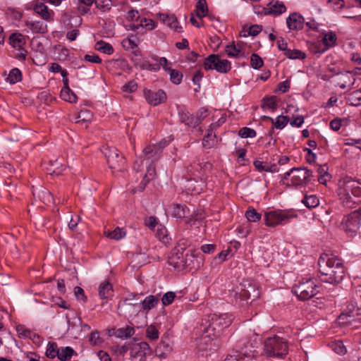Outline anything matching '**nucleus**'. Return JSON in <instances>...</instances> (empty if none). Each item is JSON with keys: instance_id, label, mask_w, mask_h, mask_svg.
<instances>
[{"instance_id": "obj_1", "label": "nucleus", "mask_w": 361, "mask_h": 361, "mask_svg": "<svg viewBox=\"0 0 361 361\" xmlns=\"http://www.w3.org/2000/svg\"><path fill=\"white\" fill-rule=\"evenodd\" d=\"M318 266L322 282L337 285L345 276V269L342 260L333 254L321 255L318 259Z\"/></svg>"}, {"instance_id": "obj_2", "label": "nucleus", "mask_w": 361, "mask_h": 361, "mask_svg": "<svg viewBox=\"0 0 361 361\" xmlns=\"http://www.w3.org/2000/svg\"><path fill=\"white\" fill-rule=\"evenodd\" d=\"M337 194L343 206L352 208L356 202L350 195L361 197V183L351 178L345 177L338 181Z\"/></svg>"}, {"instance_id": "obj_3", "label": "nucleus", "mask_w": 361, "mask_h": 361, "mask_svg": "<svg viewBox=\"0 0 361 361\" xmlns=\"http://www.w3.org/2000/svg\"><path fill=\"white\" fill-rule=\"evenodd\" d=\"M263 353L269 357L284 358L288 353V342L278 336L268 337L264 341Z\"/></svg>"}, {"instance_id": "obj_4", "label": "nucleus", "mask_w": 361, "mask_h": 361, "mask_svg": "<svg viewBox=\"0 0 361 361\" xmlns=\"http://www.w3.org/2000/svg\"><path fill=\"white\" fill-rule=\"evenodd\" d=\"M224 329L218 324L215 320H212L210 315L207 319L202 320L200 327L201 334V342L207 343V341L214 340L219 337Z\"/></svg>"}, {"instance_id": "obj_5", "label": "nucleus", "mask_w": 361, "mask_h": 361, "mask_svg": "<svg viewBox=\"0 0 361 361\" xmlns=\"http://www.w3.org/2000/svg\"><path fill=\"white\" fill-rule=\"evenodd\" d=\"M296 216V214L289 210H270L264 213V221L267 226L275 227L284 225Z\"/></svg>"}, {"instance_id": "obj_6", "label": "nucleus", "mask_w": 361, "mask_h": 361, "mask_svg": "<svg viewBox=\"0 0 361 361\" xmlns=\"http://www.w3.org/2000/svg\"><path fill=\"white\" fill-rule=\"evenodd\" d=\"M319 286L313 279H303L293 287V291L300 300H307L319 292Z\"/></svg>"}, {"instance_id": "obj_7", "label": "nucleus", "mask_w": 361, "mask_h": 361, "mask_svg": "<svg viewBox=\"0 0 361 361\" xmlns=\"http://www.w3.org/2000/svg\"><path fill=\"white\" fill-rule=\"evenodd\" d=\"M290 176V182L293 185L302 186L307 184L313 176L311 170L303 168H293L284 173L282 180H287Z\"/></svg>"}, {"instance_id": "obj_8", "label": "nucleus", "mask_w": 361, "mask_h": 361, "mask_svg": "<svg viewBox=\"0 0 361 361\" xmlns=\"http://www.w3.org/2000/svg\"><path fill=\"white\" fill-rule=\"evenodd\" d=\"M205 70H216L221 73H226L231 69V63L227 59H221L217 54L208 56L204 62Z\"/></svg>"}, {"instance_id": "obj_9", "label": "nucleus", "mask_w": 361, "mask_h": 361, "mask_svg": "<svg viewBox=\"0 0 361 361\" xmlns=\"http://www.w3.org/2000/svg\"><path fill=\"white\" fill-rule=\"evenodd\" d=\"M104 154L111 169L121 171L125 169V158L117 149L114 147H106L104 151Z\"/></svg>"}, {"instance_id": "obj_10", "label": "nucleus", "mask_w": 361, "mask_h": 361, "mask_svg": "<svg viewBox=\"0 0 361 361\" xmlns=\"http://www.w3.org/2000/svg\"><path fill=\"white\" fill-rule=\"evenodd\" d=\"M152 353L149 345L147 342L136 343L130 349V356L139 361H145L146 356Z\"/></svg>"}, {"instance_id": "obj_11", "label": "nucleus", "mask_w": 361, "mask_h": 361, "mask_svg": "<svg viewBox=\"0 0 361 361\" xmlns=\"http://www.w3.org/2000/svg\"><path fill=\"white\" fill-rule=\"evenodd\" d=\"M133 298H126L118 304V310L125 314L126 317H135L140 311V303L133 302Z\"/></svg>"}, {"instance_id": "obj_12", "label": "nucleus", "mask_w": 361, "mask_h": 361, "mask_svg": "<svg viewBox=\"0 0 361 361\" xmlns=\"http://www.w3.org/2000/svg\"><path fill=\"white\" fill-rule=\"evenodd\" d=\"M361 221V208L351 212L347 217L345 222V231L355 234L360 228Z\"/></svg>"}, {"instance_id": "obj_13", "label": "nucleus", "mask_w": 361, "mask_h": 361, "mask_svg": "<svg viewBox=\"0 0 361 361\" xmlns=\"http://www.w3.org/2000/svg\"><path fill=\"white\" fill-rule=\"evenodd\" d=\"M355 80V79L350 71L341 72L334 78L336 85L341 89H350L354 85Z\"/></svg>"}, {"instance_id": "obj_14", "label": "nucleus", "mask_w": 361, "mask_h": 361, "mask_svg": "<svg viewBox=\"0 0 361 361\" xmlns=\"http://www.w3.org/2000/svg\"><path fill=\"white\" fill-rule=\"evenodd\" d=\"M144 94L147 102L153 106H157L166 100V94L162 90L157 91L146 90L144 91Z\"/></svg>"}, {"instance_id": "obj_15", "label": "nucleus", "mask_w": 361, "mask_h": 361, "mask_svg": "<svg viewBox=\"0 0 361 361\" xmlns=\"http://www.w3.org/2000/svg\"><path fill=\"white\" fill-rule=\"evenodd\" d=\"M165 143L159 142L155 145H149L143 150L144 157L147 159H151L152 162L158 160L160 157L162 149Z\"/></svg>"}, {"instance_id": "obj_16", "label": "nucleus", "mask_w": 361, "mask_h": 361, "mask_svg": "<svg viewBox=\"0 0 361 361\" xmlns=\"http://www.w3.org/2000/svg\"><path fill=\"white\" fill-rule=\"evenodd\" d=\"M180 121L188 127L195 128L200 123V118H195L188 111L181 109L178 111Z\"/></svg>"}, {"instance_id": "obj_17", "label": "nucleus", "mask_w": 361, "mask_h": 361, "mask_svg": "<svg viewBox=\"0 0 361 361\" xmlns=\"http://www.w3.org/2000/svg\"><path fill=\"white\" fill-rule=\"evenodd\" d=\"M286 23L290 30H299L303 28L304 18L301 15L293 13L287 18Z\"/></svg>"}, {"instance_id": "obj_18", "label": "nucleus", "mask_w": 361, "mask_h": 361, "mask_svg": "<svg viewBox=\"0 0 361 361\" xmlns=\"http://www.w3.org/2000/svg\"><path fill=\"white\" fill-rule=\"evenodd\" d=\"M269 8L259 7L264 11V15H280L286 11L283 2L276 1H271L269 4Z\"/></svg>"}, {"instance_id": "obj_19", "label": "nucleus", "mask_w": 361, "mask_h": 361, "mask_svg": "<svg viewBox=\"0 0 361 361\" xmlns=\"http://www.w3.org/2000/svg\"><path fill=\"white\" fill-rule=\"evenodd\" d=\"M236 295L240 298V301H245V304L249 303V300L252 298L254 300L259 297V293L255 289V287L249 284L248 289H242Z\"/></svg>"}, {"instance_id": "obj_20", "label": "nucleus", "mask_w": 361, "mask_h": 361, "mask_svg": "<svg viewBox=\"0 0 361 361\" xmlns=\"http://www.w3.org/2000/svg\"><path fill=\"white\" fill-rule=\"evenodd\" d=\"M172 350L171 342L169 339H162L155 349V354L161 358L166 357Z\"/></svg>"}, {"instance_id": "obj_21", "label": "nucleus", "mask_w": 361, "mask_h": 361, "mask_svg": "<svg viewBox=\"0 0 361 361\" xmlns=\"http://www.w3.org/2000/svg\"><path fill=\"white\" fill-rule=\"evenodd\" d=\"M169 264L172 265L177 271H182L183 269H188L189 267V264H187V259H185L183 253H177L171 257L169 259Z\"/></svg>"}, {"instance_id": "obj_22", "label": "nucleus", "mask_w": 361, "mask_h": 361, "mask_svg": "<svg viewBox=\"0 0 361 361\" xmlns=\"http://www.w3.org/2000/svg\"><path fill=\"white\" fill-rule=\"evenodd\" d=\"M212 317V320H215L218 322V324L220 325L224 329L228 327L232 321L233 319V315L228 314L227 313H223L220 314H210Z\"/></svg>"}, {"instance_id": "obj_23", "label": "nucleus", "mask_w": 361, "mask_h": 361, "mask_svg": "<svg viewBox=\"0 0 361 361\" xmlns=\"http://www.w3.org/2000/svg\"><path fill=\"white\" fill-rule=\"evenodd\" d=\"M25 24L33 33L44 34L47 32V25L42 21L27 20Z\"/></svg>"}, {"instance_id": "obj_24", "label": "nucleus", "mask_w": 361, "mask_h": 361, "mask_svg": "<svg viewBox=\"0 0 361 361\" xmlns=\"http://www.w3.org/2000/svg\"><path fill=\"white\" fill-rule=\"evenodd\" d=\"M98 291L101 299H107L113 294V286L109 281H104L100 283Z\"/></svg>"}, {"instance_id": "obj_25", "label": "nucleus", "mask_w": 361, "mask_h": 361, "mask_svg": "<svg viewBox=\"0 0 361 361\" xmlns=\"http://www.w3.org/2000/svg\"><path fill=\"white\" fill-rule=\"evenodd\" d=\"M159 299L157 295H150L145 298L144 300L140 302V307L143 310L148 312L149 310L154 308L159 303Z\"/></svg>"}, {"instance_id": "obj_26", "label": "nucleus", "mask_w": 361, "mask_h": 361, "mask_svg": "<svg viewBox=\"0 0 361 361\" xmlns=\"http://www.w3.org/2000/svg\"><path fill=\"white\" fill-rule=\"evenodd\" d=\"M225 51L229 57L237 58L240 56H244L243 53V45L240 44H235L232 43L227 44Z\"/></svg>"}, {"instance_id": "obj_27", "label": "nucleus", "mask_w": 361, "mask_h": 361, "mask_svg": "<svg viewBox=\"0 0 361 361\" xmlns=\"http://www.w3.org/2000/svg\"><path fill=\"white\" fill-rule=\"evenodd\" d=\"M113 331V334L119 338H128L131 337L135 334L134 328L130 326H126L116 330L114 329Z\"/></svg>"}, {"instance_id": "obj_28", "label": "nucleus", "mask_w": 361, "mask_h": 361, "mask_svg": "<svg viewBox=\"0 0 361 361\" xmlns=\"http://www.w3.org/2000/svg\"><path fill=\"white\" fill-rule=\"evenodd\" d=\"M188 212V208L183 204H173L171 206V215L178 219H183Z\"/></svg>"}, {"instance_id": "obj_29", "label": "nucleus", "mask_w": 361, "mask_h": 361, "mask_svg": "<svg viewBox=\"0 0 361 361\" xmlns=\"http://www.w3.org/2000/svg\"><path fill=\"white\" fill-rule=\"evenodd\" d=\"M9 42L15 48H21L25 44V38L21 33H13L9 37Z\"/></svg>"}, {"instance_id": "obj_30", "label": "nucleus", "mask_w": 361, "mask_h": 361, "mask_svg": "<svg viewBox=\"0 0 361 361\" xmlns=\"http://www.w3.org/2000/svg\"><path fill=\"white\" fill-rule=\"evenodd\" d=\"M347 102L351 106L361 105V89L350 93L346 97Z\"/></svg>"}, {"instance_id": "obj_31", "label": "nucleus", "mask_w": 361, "mask_h": 361, "mask_svg": "<svg viewBox=\"0 0 361 361\" xmlns=\"http://www.w3.org/2000/svg\"><path fill=\"white\" fill-rule=\"evenodd\" d=\"M34 11L39 14L44 20H49L51 18V12L44 4H37L34 7Z\"/></svg>"}, {"instance_id": "obj_32", "label": "nucleus", "mask_w": 361, "mask_h": 361, "mask_svg": "<svg viewBox=\"0 0 361 361\" xmlns=\"http://www.w3.org/2000/svg\"><path fill=\"white\" fill-rule=\"evenodd\" d=\"M214 124H211L210 129L207 130V135L204 137L202 145L205 148H211L215 142L216 135L212 133Z\"/></svg>"}, {"instance_id": "obj_33", "label": "nucleus", "mask_w": 361, "mask_h": 361, "mask_svg": "<svg viewBox=\"0 0 361 361\" xmlns=\"http://www.w3.org/2000/svg\"><path fill=\"white\" fill-rule=\"evenodd\" d=\"M60 95L64 101L71 103H75L77 102V96L69 87H63Z\"/></svg>"}, {"instance_id": "obj_34", "label": "nucleus", "mask_w": 361, "mask_h": 361, "mask_svg": "<svg viewBox=\"0 0 361 361\" xmlns=\"http://www.w3.org/2000/svg\"><path fill=\"white\" fill-rule=\"evenodd\" d=\"M156 235L165 245L170 244L171 238L169 237L167 234L166 228L162 225H159L157 227Z\"/></svg>"}, {"instance_id": "obj_35", "label": "nucleus", "mask_w": 361, "mask_h": 361, "mask_svg": "<svg viewBox=\"0 0 361 361\" xmlns=\"http://www.w3.org/2000/svg\"><path fill=\"white\" fill-rule=\"evenodd\" d=\"M336 35L334 32H328L325 34L323 38V43L326 46V48L323 49L321 51H318L319 53H323L326 49L329 47H332L336 44Z\"/></svg>"}, {"instance_id": "obj_36", "label": "nucleus", "mask_w": 361, "mask_h": 361, "mask_svg": "<svg viewBox=\"0 0 361 361\" xmlns=\"http://www.w3.org/2000/svg\"><path fill=\"white\" fill-rule=\"evenodd\" d=\"M195 12L196 16L200 18H202L203 17L207 16L208 12V8L206 0H199L197 1L196 4Z\"/></svg>"}, {"instance_id": "obj_37", "label": "nucleus", "mask_w": 361, "mask_h": 361, "mask_svg": "<svg viewBox=\"0 0 361 361\" xmlns=\"http://www.w3.org/2000/svg\"><path fill=\"white\" fill-rule=\"evenodd\" d=\"M95 49H96V50H97L100 52H102L104 54H106L109 55H111L114 53L113 47L110 44L106 43L102 40H100L96 43Z\"/></svg>"}, {"instance_id": "obj_38", "label": "nucleus", "mask_w": 361, "mask_h": 361, "mask_svg": "<svg viewBox=\"0 0 361 361\" xmlns=\"http://www.w3.org/2000/svg\"><path fill=\"white\" fill-rule=\"evenodd\" d=\"M126 234V231L123 230V228H121L119 227H116L112 231H105V235H106V237L116 240H121V238H124Z\"/></svg>"}, {"instance_id": "obj_39", "label": "nucleus", "mask_w": 361, "mask_h": 361, "mask_svg": "<svg viewBox=\"0 0 361 361\" xmlns=\"http://www.w3.org/2000/svg\"><path fill=\"white\" fill-rule=\"evenodd\" d=\"M302 202L309 209L315 208L319 204L318 197L314 195H306Z\"/></svg>"}, {"instance_id": "obj_40", "label": "nucleus", "mask_w": 361, "mask_h": 361, "mask_svg": "<svg viewBox=\"0 0 361 361\" xmlns=\"http://www.w3.org/2000/svg\"><path fill=\"white\" fill-rule=\"evenodd\" d=\"M59 352V348L54 342H49L47 350H46V356L49 358L54 359L58 356Z\"/></svg>"}, {"instance_id": "obj_41", "label": "nucleus", "mask_w": 361, "mask_h": 361, "mask_svg": "<svg viewBox=\"0 0 361 361\" xmlns=\"http://www.w3.org/2000/svg\"><path fill=\"white\" fill-rule=\"evenodd\" d=\"M6 80L11 84H15L20 81L22 80L21 71L17 68H13L10 71Z\"/></svg>"}, {"instance_id": "obj_42", "label": "nucleus", "mask_w": 361, "mask_h": 361, "mask_svg": "<svg viewBox=\"0 0 361 361\" xmlns=\"http://www.w3.org/2000/svg\"><path fill=\"white\" fill-rule=\"evenodd\" d=\"M284 54L290 59H304L306 57V54L298 49H288Z\"/></svg>"}, {"instance_id": "obj_43", "label": "nucleus", "mask_w": 361, "mask_h": 361, "mask_svg": "<svg viewBox=\"0 0 361 361\" xmlns=\"http://www.w3.org/2000/svg\"><path fill=\"white\" fill-rule=\"evenodd\" d=\"M170 75V80L175 85L180 84L183 79V74L181 72L176 69L169 70L168 72Z\"/></svg>"}, {"instance_id": "obj_44", "label": "nucleus", "mask_w": 361, "mask_h": 361, "mask_svg": "<svg viewBox=\"0 0 361 361\" xmlns=\"http://www.w3.org/2000/svg\"><path fill=\"white\" fill-rule=\"evenodd\" d=\"M289 118L288 116H279L276 117V121H273L272 125L275 128L281 130L283 129L288 123Z\"/></svg>"}, {"instance_id": "obj_45", "label": "nucleus", "mask_w": 361, "mask_h": 361, "mask_svg": "<svg viewBox=\"0 0 361 361\" xmlns=\"http://www.w3.org/2000/svg\"><path fill=\"white\" fill-rule=\"evenodd\" d=\"M247 219L250 222H257L261 219V214L258 213L254 208H249L245 212Z\"/></svg>"}, {"instance_id": "obj_46", "label": "nucleus", "mask_w": 361, "mask_h": 361, "mask_svg": "<svg viewBox=\"0 0 361 361\" xmlns=\"http://www.w3.org/2000/svg\"><path fill=\"white\" fill-rule=\"evenodd\" d=\"M96 7L102 12L109 11L112 6L111 0H95Z\"/></svg>"}, {"instance_id": "obj_47", "label": "nucleus", "mask_w": 361, "mask_h": 361, "mask_svg": "<svg viewBox=\"0 0 361 361\" xmlns=\"http://www.w3.org/2000/svg\"><path fill=\"white\" fill-rule=\"evenodd\" d=\"M92 115L90 111H81L78 116L75 118V123L79 124H84L91 121Z\"/></svg>"}, {"instance_id": "obj_48", "label": "nucleus", "mask_w": 361, "mask_h": 361, "mask_svg": "<svg viewBox=\"0 0 361 361\" xmlns=\"http://www.w3.org/2000/svg\"><path fill=\"white\" fill-rule=\"evenodd\" d=\"M238 135L243 138L255 137L257 135L256 131L254 129L243 127L240 129Z\"/></svg>"}, {"instance_id": "obj_49", "label": "nucleus", "mask_w": 361, "mask_h": 361, "mask_svg": "<svg viewBox=\"0 0 361 361\" xmlns=\"http://www.w3.org/2000/svg\"><path fill=\"white\" fill-rule=\"evenodd\" d=\"M263 107L274 110L277 108L276 97H265L263 99Z\"/></svg>"}, {"instance_id": "obj_50", "label": "nucleus", "mask_w": 361, "mask_h": 361, "mask_svg": "<svg viewBox=\"0 0 361 361\" xmlns=\"http://www.w3.org/2000/svg\"><path fill=\"white\" fill-rule=\"evenodd\" d=\"M159 334V331L153 325L149 326L146 329V336L149 339L152 341L158 339Z\"/></svg>"}, {"instance_id": "obj_51", "label": "nucleus", "mask_w": 361, "mask_h": 361, "mask_svg": "<svg viewBox=\"0 0 361 361\" xmlns=\"http://www.w3.org/2000/svg\"><path fill=\"white\" fill-rule=\"evenodd\" d=\"M250 63L254 69H259L263 66V61L259 55L252 54L250 59Z\"/></svg>"}, {"instance_id": "obj_52", "label": "nucleus", "mask_w": 361, "mask_h": 361, "mask_svg": "<svg viewBox=\"0 0 361 361\" xmlns=\"http://www.w3.org/2000/svg\"><path fill=\"white\" fill-rule=\"evenodd\" d=\"M140 27H143L147 30H151L154 28V22L152 19H147L146 18H140L138 21Z\"/></svg>"}, {"instance_id": "obj_53", "label": "nucleus", "mask_w": 361, "mask_h": 361, "mask_svg": "<svg viewBox=\"0 0 361 361\" xmlns=\"http://www.w3.org/2000/svg\"><path fill=\"white\" fill-rule=\"evenodd\" d=\"M167 24L171 29L178 32H181L183 31L182 27L178 25L177 18L173 16L168 17Z\"/></svg>"}, {"instance_id": "obj_54", "label": "nucleus", "mask_w": 361, "mask_h": 361, "mask_svg": "<svg viewBox=\"0 0 361 361\" xmlns=\"http://www.w3.org/2000/svg\"><path fill=\"white\" fill-rule=\"evenodd\" d=\"M16 331L19 335V336L25 337V338H30L32 333L30 329H26L23 325H18L16 327ZM34 336H36L35 334H33ZM37 338H39L38 336H37Z\"/></svg>"}, {"instance_id": "obj_55", "label": "nucleus", "mask_w": 361, "mask_h": 361, "mask_svg": "<svg viewBox=\"0 0 361 361\" xmlns=\"http://www.w3.org/2000/svg\"><path fill=\"white\" fill-rule=\"evenodd\" d=\"M333 350L338 355H345L347 350L341 341H336L332 345Z\"/></svg>"}, {"instance_id": "obj_56", "label": "nucleus", "mask_w": 361, "mask_h": 361, "mask_svg": "<svg viewBox=\"0 0 361 361\" xmlns=\"http://www.w3.org/2000/svg\"><path fill=\"white\" fill-rule=\"evenodd\" d=\"M175 298H176V294L174 292H172V291L167 292L161 298L162 304L164 306L169 305L173 302Z\"/></svg>"}, {"instance_id": "obj_57", "label": "nucleus", "mask_w": 361, "mask_h": 361, "mask_svg": "<svg viewBox=\"0 0 361 361\" xmlns=\"http://www.w3.org/2000/svg\"><path fill=\"white\" fill-rule=\"evenodd\" d=\"M89 341L92 345H99L102 343V339L99 336V331H93L90 334Z\"/></svg>"}, {"instance_id": "obj_58", "label": "nucleus", "mask_w": 361, "mask_h": 361, "mask_svg": "<svg viewBox=\"0 0 361 361\" xmlns=\"http://www.w3.org/2000/svg\"><path fill=\"white\" fill-rule=\"evenodd\" d=\"M122 45L126 50H131L137 48V45L135 40L131 38L125 39L122 41Z\"/></svg>"}, {"instance_id": "obj_59", "label": "nucleus", "mask_w": 361, "mask_h": 361, "mask_svg": "<svg viewBox=\"0 0 361 361\" xmlns=\"http://www.w3.org/2000/svg\"><path fill=\"white\" fill-rule=\"evenodd\" d=\"M203 77V73L201 71H197L194 74L192 80L195 85H197V88L195 89V92H197L200 88V81Z\"/></svg>"}, {"instance_id": "obj_60", "label": "nucleus", "mask_w": 361, "mask_h": 361, "mask_svg": "<svg viewBox=\"0 0 361 361\" xmlns=\"http://www.w3.org/2000/svg\"><path fill=\"white\" fill-rule=\"evenodd\" d=\"M137 88V85L135 81H130L123 86V90L128 92H133Z\"/></svg>"}, {"instance_id": "obj_61", "label": "nucleus", "mask_w": 361, "mask_h": 361, "mask_svg": "<svg viewBox=\"0 0 361 361\" xmlns=\"http://www.w3.org/2000/svg\"><path fill=\"white\" fill-rule=\"evenodd\" d=\"M128 19L130 21L138 22L140 17L137 10L131 9L128 12Z\"/></svg>"}, {"instance_id": "obj_62", "label": "nucleus", "mask_w": 361, "mask_h": 361, "mask_svg": "<svg viewBox=\"0 0 361 361\" xmlns=\"http://www.w3.org/2000/svg\"><path fill=\"white\" fill-rule=\"evenodd\" d=\"M74 293H75V295L76 296L78 300H80L82 301L86 300L87 298L85 295L84 290L82 288H80L79 286L75 287Z\"/></svg>"}, {"instance_id": "obj_63", "label": "nucleus", "mask_w": 361, "mask_h": 361, "mask_svg": "<svg viewBox=\"0 0 361 361\" xmlns=\"http://www.w3.org/2000/svg\"><path fill=\"white\" fill-rule=\"evenodd\" d=\"M159 63L160 66H162L163 69L166 71V72H169V70H171V63L169 62V61L166 59V58L165 57H161L159 58Z\"/></svg>"}, {"instance_id": "obj_64", "label": "nucleus", "mask_w": 361, "mask_h": 361, "mask_svg": "<svg viewBox=\"0 0 361 361\" xmlns=\"http://www.w3.org/2000/svg\"><path fill=\"white\" fill-rule=\"evenodd\" d=\"M84 60L85 61L91 62V63H100L102 62L101 59L99 57L98 55L96 54H86L84 56Z\"/></svg>"}]
</instances>
